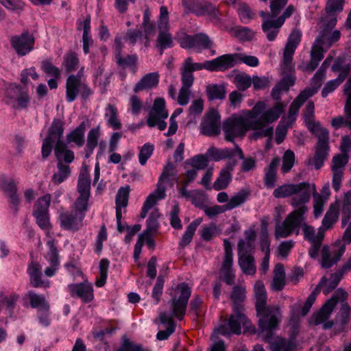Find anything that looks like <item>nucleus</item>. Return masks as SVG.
<instances>
[{"label": "nucleus", "instance_id": "nucleus-1", "mask_svg": "<svg viewBox=\"0 0 351 351\" xmlns=\"http://www.w3.org/2000/svg\"><path fill=\"white\" fill-rule=\"evenodd\" d=\"M256 304L255 308L258 317V327L265 334L266 340L271 339L273 330L278 328L280 319L278 315L280 314L277 306H267V294L264 285L257 282L255 285Z\"/></svg>", "mask_w": 351, "mask_h": 351}, {"label": "nucleus", "instance_id": "nucleus-2", "mask_svg": "<svg viewBox=\"0 0 351 351\" xmlns=\"http://www.w3.org/2000/svg\"><path fill=\"white\" fill-rule=\"evenodd\" d=\"M302 34L298 29H293L289 36L287 44L283 52V61L281 68L286 76L283 77L277 84L284 91L289 90L290 86L295 84V77L293 75L294 64L293 56L296 48L301 41Z\"/></svg>", "mask_w": 351, "mask_h": 351}, {"label": "nucleus", "instance_id": "nucleus-3", "mask_svg": "<svg viewBox=\"0 0 351 351\" xmlns=\"http://www.w3.org/2000/svg\"><path fill=\"white\" fill-rule=\"evenodd\" d=\"M273 195L276 198H285L293 195L291 199V204L293 207L305 205L311 198L310 184L308 182H300L299 184H283L276 188Z\"/></svg>", "mask_w": 351, "mask_h": 351}, {"label": "nucleus", "instance_id": "nucleus-4", "mask_svg": "<svg viewBox=\"0 0 351 351\" xmlns=\"http://www.w3.org/2000/svg\"><path fill=\"white\" fill-rule=\"evenodd\" d=\"M343 241H335L332 249L325 245L321 250L320 264L322 268L329 269L336 265L341 259L346 251V243H351V228L348 226L343 234Z\"/></svg>", "mask_w": 351, "mask_h": 351}, {"label": "nucleus", "instance_id": "nucleus-5", "mask_svg": "<svg viewBox=\"0 0 351 351\" xmlns=\"http://www.w3.org/2000/svg\"><path fill=\"white\" fill-rule=\"evenodd\" d=\"M293 211L290 213L285 218L282 225L276 229V234L278 237L286 238L292 234L297 230V234L302 223L304 221V214L308 210L305 205L296 207Z\"/></svg>", "mask_w": 351, "mask_h": 351}, {"label": "nucleus", "instance_id": "nucleus-6", "mask_svg": "<svg viewBox=\"0 0 351 351\" xmlns=\"http://www.w3.org/2000/svg\"><path fill=\"white\" fill-rule=\"evenodd\" d=\"M252 122L242 117L227 119L223 123L225 140L234 142L237 137H242L248 130H252Z\"/></svg>", "mask_w": 351, "mask_h": 351}, {"label": "nucleus", "instance_id": "nucleus-7", "mask_svg": "<svg viewBox=\"0 0 351 351\" xmlns=\"http://www.w3.org/2000/svg\"><path fill=\"white\" fill-rule=\"evenodd\" d=\"M51 201V194L47 193L43 195L35 202L32 210V215L35 217L38 226L41 229L48 231L52 228L49 210Z\"/></svg>", "mask_w": 351, "mask_h": 351}, {"label": "nucleus", "instance_id": "nucleus-8", "mask_svg": "<svg viewBox=\"0 0 351 351\" xmlns=\"http://www.w3.org/2000/svg\"><path fill=\"white\" fill-rule=\"evenodd\" d=\"M176 290L180 292V295L171 299V308L173 315L178 319L182 320L186 314L191 290L186 282L178 284Z\"/></svg>", "mask_w": 351, "mask_h": 351}, {"label": "nucleus", "instance_id": "nucleus-9", "mask_svg": "<svg viewBox=\"0 0 351 351\" xmlns=\"http://www.w3.org/2000/svg\"><path fill=\"white\" fill-rule=\"evenodd\" d=\"M65 122L62 119H53L42 145V158H47L51 153L53 145L63 136Z\"/></svg>", "mask_w": 351, "mask_h": 351}, {"label": "nucleus", "instance_id": "nucleus-10", "mask_svg": "<svg viewBox=\"0 0 351 351\" xmlns=\"http://www.w3.org/2000/svg\"><path fill=\"white\" fill-rule=\"evenodd\" d=\"M224 256L219 271L220 281H223L227 285H232L235 282V272L232 268L233 254L231 243L223 239Z\"/></svg>", "mask_w": 351, "mask_h": 351}, {"label": "nucleus", "instance_id": "nucleus-11", "mask_svg": "<svg viewBox=\"0 0 351 351\" xmlns=\"http://www.w3.org/2000/svg\"><path fill=\"white\" fill-rule=\"evenodd\" d=\"M168 115L165 99L161 97L156 98L154 100L152 109L149 112L147 124L150 128L157 126L160 131L165 130L167 128V123L164 119H167Z\"/></svg>", "mask_w": 351, "mask_h": 351}, {"label": "nucleus", "instance_id": "nucleus-12", "mask_svg": "<svg viewBox=\"0 0 351 351\" xmlns=\"http://www.w3.org/2000/svg\"><path fill=\"white\" fill-rule=\"evenodd\" d=\"M313 134L317 138L313 158L314 165L316 169H319L324 165V161L328 156L330 149L329 132L327 130Z\"/></svg>", "mask_w": 351, "mask_h": 351}, {"label": "nucleus", "instance_id": "nucleus-13", "mask_svg": "<svg viewBox=\"0 0 351 351\" xmlns=\"http://www.w3.org/2000/svg\"><path fill=\"white\" fill-rule=\"evenodd\" d=\"M11 47L19 56H24L33 50L35 38L32 34L26 30L20 35H15L10 38Z\"/></svg>", "mask_w": 351, "mask_h": 351}, {"label": "nucleus", "instance_id": "nucleus-14", "mask_svg": "<svg viewBox=\"0 0 351 351\" xmlns=\"http://www.w3.org/2000/svg\"><path fill=\"white\" fill-rule=\"evenodd\" d=\"M245 311H233L229 316L228 324L219 326V331L221 334L225 335L229 332L240 335L241 333V324L247 326L250 322L244 313Z\"/></svg>", "mask_w": 351, "mask_h": 351}, {"label": "nucleus", "instance_id": "nucleus-15", "mask_svg": "<svg viewBox=\"0 0 351 351\" xmlns=\"http://www.w3.org/2000/svg\"><path fill=\"white\" fill-rule=\"evenodd\" d=\"M220 115L215 110L207 112L201 123V133L208 136H217L220 134Z\"/></svg>", "mask_w": 351, "mask_h": 351}, {"label": "nucleus", "instance_id": "nucleus-16", "mask_svg": "<svg viewBox=\"0 0 351 351\" xmlns=\"http://www.w3.org/2000/svg\"><path fill=\"white\" fill-rule=\"evenodd\" d=\"M67 289L72 298H80L84 303H89L94 300L93 285L87 280L69 285Z\"/></svg>", "mask_w": 351, "mask_h": 351}, {"label": "nucleus", "instance_id": "nucleus-17", "mask_svg": "<svg viewBox=\"0 0 351 351\" xmlns=\"http://www.w3.org/2000/svg\"><path fill=\"white\" fill-rule=\"evenodd\" d=\"M284 108L285 105L282 103H276L273 108L263 113L258 119L252 121V130H260L267 123L276 121L284 112Z\"/></svg>", "mask_w": 351, "mask_h": 351}, {"label": "nucleus", "instance_id": "nucleus-18", "mask_svg": "<svg viewBox=\"0 0 351 351\" xmlns=\"http://www.w3.org/2000/svg\"><path fill=\"white\" fill-rule=\"evenodd\" d=\"M284 108L285 105L282 103H276L273 108L263 113L258 119L252 121V130H260L267 123L276 121L284 112Z\"/></svg>", "mask_w": 351, "mask_h": 351}, {"label": "nucleus", "instance_id": "nucleus-19", "mask_svg": "<svg viewBox=\"0 0 351 351\" xmlns=\"http://www.w3.org/2000/svg\"><path fill=\"white\" fill-rule=\"evenodd\" d=\"M223 63V71L232 68L239 62H242L250 66H256L258 65V59L253 56H247L242 53H228L221 56Z\"/></svg>", "mask_w": 351, "mask_h": 351}, {"label": "nucleus", "instance_id": "nucleus-20", "mask_svg": "<svg viewBox=\"0 0 351 351\" xmlns=\"http://www.w3.org/2000/svg\"><path fill=\"white\" fill-rule=\"evenodd\" d=\"M83 214L73 210L60 213L59 219L60 226L67 230L77 231L84 226Z\"/></svg>", "mask_w": 351, "mask_h": 351}, {"label": "nucleus", "instance_id": "nucleus-21", "mask_svg": "<svg viewBox=\"0 0 351 351\" xmlns=\"http://www.w3.org/2000/svg\"><path fill=\"white\" fill-rule=\"evenodd\" d=\"M191 57L187 58L183 64V68L193 73V71H200L204 69L210 71H223V63L221 56L212 60L206 61L204 63H193Z\"/></svg>", "mask_w": 351, "mask_h": 351}, {"label": "nucleus", "instance_id": "nucleus-22", "mask_svg": "<svg viewBox=\"0 0 351 351\" xmlns=\"http://www.w3.org/2000/svg\"><path fill=\"white\" fill-rule=\"evenodd\" d=\"M27 272L29 276V282L34 288H48L50 286L49 280H44L42 279V268L40 264L32 261L27 267Z\"/></svg>", "mask_w": 351, "mask_h": 351}, {"label": "nucleus", "instance_id": "nucleus-23", "mask_svg": "<svg viewBox=\"0 0 351 351\" xmlns=\"http://www.w3.org/2000/svg\"><path fill=\"white\" fill-rule=\"evenodd\" d=\"M237 162L236 160H229L221 170L219 176L213 184V189L220 191L226 189L232 180V172Z\"/></svg>", "mask_w": 351, "mask_h": 351}, {"label": "nucleus", "instance_id": "nucleus-24", "mask_svg": "<svg viewBox=\"0 0 351 351\" xmlns=\"http://www.w3.org/2000/svg\"><path fill=\"white\" fill-rule=\"evenodd\" d=\"M339 207L340 202L339 200H336L335 202L330 204L322 219V226L318 229L323 230L324 236L325 232L333 228L334 225L337 222L339 216Z\"/></svg>", "mask_w": 351, "mask_h": 351}, {"label": "nucleus", "instance_id": "nucleus-25", "mask_svg": "<svg viewBox=\"0 0 351 351\" xmlns=\"http://www.w3.org/2000/svg\"><path fill=\"white\" fill-rule=\"evenodd\" d=\"M24 306H27L28 304L32 308H39L48 311L50 305L45 297L43 295H38L33 291H28L23 297Z\"/></svg>", "mask_w": 351, "mask_h": 351}, {"label": "nucleus", "instance_id": "nucleus-26", "mask_svg": "<svg viewBox=\"0 0 351 351\" xmlns=\"http://www.w3.org/2000/svg\"><path fill=\"white\" fill-rule=\"evenodd\" d=\"M314 109L315 106L313 101H308L306 106L304 114V121L308 130L311 134L327 130L326 128L321 125L319 122L315 121Z\"/></svg>", "mask_w": 351, "mask_h": 351}, {"label": "nucleus", "instance_id": "nucleus-27", "mask_svg": "<svg viewBox=\"0 0 351 351\" xmlns=\"http://www.w3.org/2000/svg\"><path fill=\"white\" fill-rule=\"evenodd\" d=\"M230 298L232 301V311H245L244 302L246 298V289L241 285L232 287Z\"/></svg>", "mask_w": 351, "mask_h": 351}, {"label": "nucleus", "instance_id": "nucleus-28", "mask_svg": "<svg viewBox=\"0 0 351 351\" xmlns=\"http://www.w3.org/2000/svg\"><path fill=\"white\" fill-rule=\"evenodd\" d=\"M145 9L143 13V19L141 27L143 29L145 45L148 46L150 42V38L156 34V25L151 21V11L147 5H145Z\"/></svg>", "mask_w": 351, "mask_h": 351}, {"label": "nucleus", "instance_id": "nucleus-29", "mask_svg": "<svg viewBox=\"0 0 351 351\" xmlns=\"http://www.w3.org/2000/svg\"><path fill=\"white\" fill-rule=\"evenodd\" d=\"M82 84L79 75L68 77L66 82V97L68 101H73L77 98Z\"/></svg>", "mask_w": 351, "mask_h": 351}, {"label": "nucleus", "instance_id": "nucleus-30", "mask_svg": "<svg viewBox=\"0 0 351 351\" xmlns=\"http://www.w3.org/2000/svg\"><path fill=\"white\" fill-rule=\"evenodd\" d=\"M274 330H273V335L274 334ZM260 334L262 335L265 341L268 342L271 345V349L272 351H293L295 344L293 341V340H286L284 338L277 337L273 341V337L271 339L266 340L265 338V334L263 332L261 329H260Z\"/></svg>", "mask_w": 351, "mask_h": 351}, {"label": "nucleus", "instance_id": "nucleus-31", "mask_svg": "<svg viewBox=\"0 0 351 351\" xmlns=\"http://www.w3.org/2000/svg\"><path fill=\"white\" fill-rule=\"evenodd\" d=\"M295 11V8L294 5L292 4L289 5L282 14L279 16L276 20H267L263 22L262 25L263 32H267L271 28L279 29L282 26L285 20L289 18Z\"/></svg>", "mask_w": 351, "mask_h": 351}, {"label": "nucleus", "instance_id": "nucleus-32", "mask_svg": "<svg viewBox=\"0 0 351 351\" xmlns=\"http://www.w3.org/2000/svg\"><path fill=\"white\" fill-rule=\"evenodd\" d=\"M197 176L195 169H191L180 176V181L178 182V190L180 196L186 198L190 197V192L186 190L188 185L195 180Z\"/></svg>", "mask_w": 351, "mask_h": 351}, {"label": "nucleus", "instance_id": "nucleus-33", "mask_svg": "<svg viewBox=\"0 0 351 351\" xmlns=\"http://www.w3.org/2000/svg\"><path fill=\"white\" fill-rule=\"evenodd\" d=\"M280 164V158L275 157L269 166L265 169L264 184L267 188H273L277 180V169Z\"/></svg>", "mask_w": 351, "mask_h": 351}, {"label": "nucleus", "instance_id": "nucleus-34", "mask_svg": "<svg viewBox=\"0 0 351 351\" xmlns=\"http://www.w3.org/2000/svg\"><path fill=\"white\" fill-rule=\"evenodd\" d=\"M159 82V74L156 72L146 74L135 85L134 88V93H138L145 89H149L156 87Z\"/></svg>", "mask_w": 351, "mask_h": 351}, {"label": "nucleus", "instance_id": "nucleus-35", "mask_svg": "<svg viewBox=\"0 0 351 351\" xmlns=\"http://www.w3.org/2000/svg\"><path fill=\"white\" fill-rule=\"evenodd\" d=\"M238 264L245 275L254 276L256 272L255 258L252 254L238 255Z\"/></svg>", "mask_w": 351, "mask_h": 351}, {"label": "nucleus", "instance_id": "nucleus-36", "mask_svg": "<svg viewBox=\"0 0 351 351\" xmlns=\"http://www.w3.org/2000/svg\"><path fill=\"white\" fill-rule=\"evenodd\" d=\"M313 94V90L310 88L304 89V90L301 91L289 106V117H291L292 116L295 115L304 103L309 97H312Z\"/></svg>", "mask_w": 351, "mask_h": 351}, {"label": "nucleus", "instance_id": "nucleus-37", "mask_svg": "<svg viewBox=\"0 0 351 351\" xmlns=\"http://www.w3.org/2000/svg\"><path fill=\"white\" fill-rule=\"evenodd\" d=\"M346 95L348 97L345 104L344 110L347 119H346L343 116L334 117L331 121V125L335 129H339L343 126H346L351 130V104H348L350 95Z\"/></svg>", "mask_w": 351, "mask_h": 351}, {"label": "nucleus", "instance_id": "nucleus-38", "mask_svg": "<svg viewBox=\"0 0 351 351\" xmlns=\"http://www.w3.org/2000/svg\"><path fill=\"white\" fill-rule=\"evenodd\" d=\"M85 131L86 123L83 121L75 130L66 135L67 143H74L78 147H82L85 141Z\"/></svg>", "mask_w": 351, "mask_h": 351}, {"label": "nucleus", "instance_id": "nucleus-39", "mask_svg": "<svg viewBox=\"0 0 351 351\" xmlns=\"http://www.w3.org/2000/svg\"><path fill=\"white\" fill-rule=\"evenodd\" d=\"M12 93H19V97L16 98L18 107L20 108H25L28 106L29 103V97L27 92L22 91V88L20 85H12L7 90L6 95L12 98Z\"/></svg>", "mask_w": 351, "mask_h": 351}, {"label": "nucleus", "instance_id": "nucleus-40", "mask_svg": "<svg viewBox=\"0 0 351 351\" xmlns=\"http://www.w3.org/2000/svg\"><path fill=\"white\" fill-rule=\"evenodd\" d=\"M117 65L121 69H129L135 72L137 68L138 57L136 54L123 55L115 58Z\"/></svg>", "mask_w": 351, "mask_h": 351}, {"label": "nucleus", "instance_id": "nucleus-41", "mask_svg": "<svg viewBox=\"0 0 351 351\" xmlns=\"http://www.w3.org/2000/svg\"><path fill=\"white\" fill-rule=\"evenodd\" d=\"M201 222L202 219L199 218L189 223L179 242L180 247L184 248L191 242L195 232Z\"/></svg>", "mask_w": 351, "mask_h": 351}, {"label": "nucleus", "instance_id": "nucleus-42", "mask_svg": "<svg viewBox=\"0 0 351 351\" xmlns=\"http://www.w3.org/2000/svg\"><path fill=\"white\" fill-rule=\"evenodd\" d=\"M206 93L208 101L222 100L226 97V90L224 85L212 84L206 86Z\"/></svg>", "mask_w": 351, "mask_h": 351}, {"label": "nucleus", "instance_id": "nucleus-43", "mask_svg": "<svg viewBox=\"0 0 351 351\" xmlns=\"http://www.w3.org/2000/svg\"><path fill=\"white\" fill-rule=\"evenodd\" d=\"M106 117L108 118V125L114 130H120L122 124L119 119L117 108L112 104H108L106 107Z\"/></svg>", "mask_w": 351, "mask_h": 351}, {"label": "nucleus", "instance_id": "nucleus-44", "mask_svg": "<svg viewBox=\"0 0 351 351\" xmlns=\"http://www.w3.org/2000/svg\"><path fill=\"white\" fill-rule=\"evenodd\" d=\"M274 274L273 288L276 291H282L285 285V272L283 265L278 263L275 266Z\"/></svg>", "mask_w": 351, "mask_h": 351}, {"label": "nucleus", "instance_id": "nucleus-45", "mask_svg": "<svg viewBox=\"0 0 351 351\" xmlns=\"http://www.w3.org/2000/svg\"><path fill=\"white\" fill-rule=\"evenodd\" d=\"M130 186L127 185L121 186L116 195V213L121 211V209L125 208L128 204L129 195L130 192Z\"/></svg>", "mask_w": 351, "mask_h": 351}, {"label": "nucleus", "instance_id": "nucleus-46", "mask_svg": "<svg viewBox=\"0 0 351 351\" xmlns=\"http://www.w3.org/2000/svg\"><path fill=\"white\" fill-rule=\"evenodd\" d=\"M185 8L191 12L195 13L197 16H202L210 13L214 9L210 3L206 2L203 3L197 1V0H194Z\"/></svg>", "mask_w": 351, "mask_h": 351}, {"label": "nucleus", "instance_id": "nucleus-47", "mask_svg": "<svg viewBox=\"0 0 351 351\" xmlns=\"http://www.w3.org/2000/svg\"><path fill=\"white\" fill-rule=\"evenodd\" d=\"M58 172L53 173L51 181L58 185L65 181L71 175V168L69 165L62 163L57 164Z\"/></svg>", "mask_w": 351, "mask_h": 351}, {"label": "nucleus", "instance_id": "nucleus-48", "mask_svg": "<svg viewBox=\"0 0 351 351\" xmlns=\"http://www.w3.org/2000/svg\"><path fill=\"white\" fill-rule=\"evenodd\" d=\"M99 135V128H93L88 132L87 143L85 147L86 158H89L93 154L94 149L97 146Z\"/></svg>", "mask_w": 351, "mask_h": 351}, {"label": "nucleus", "instance_id": "nucleus-49", "mask_svg": "<svg viewBox=\"0 0 351 351\" xmlns=\"http://www.w3.org/2000/svg\"><path fill=\"white\" fill-rule=\"evenodd\" d=\"M334 308L335 307L326 301L321 308L313 315L315 325L324 323L329 318Z\"/></svg>", "mask_w": 351, "mask_h": 351}, {"label": "nucleus", "instance_id": "nucleus-50", "mask_svg": "<svg viewBox=\"0 0 351 351\" xmlns=\"http://www.w3.org/2000/svg\"><path fill=\"white\" fill-rule=\"evenodd\" d=\"M80 195L90 197V179L88 173H80L77 186Z\"/></svg>", "mask_w": 351, "mask_h": 351}, {"label": "nucleus", "instance_id": "nucleus-51", "mask_svg": "<svg viewBox=\"0 0 351 351\" xmlns=\"http://www.w3.org/2000/svg\"><path fill=\"white\" fill-rule=\"evenodd\" d=\"M351 217V191L344 195L341 205V225L345 226Z\"/></svg>", "mask_w": 351, "mask_h": 351}, {"label": "nucleus", "instance_id": "nucleus-52", "mask_svg": "<svg viewBox=\"0 0 351 351\" xmlns=\"http://www.w3.org/2000/svg\"><path fill=\"white\" fill-rule=\"evenodd\" d=\"M287 3L288 0H270V13L263 12L261 16L263 18H276Z\"/></svg>", "mask_w": 351, "mask_h": 351}, {"label": "nucleus", "instance_id": "nucleus-53", "mask_svg": "<svg viewBox=\"0 0 351 351\" xmlns=\"http://www.w3.org/2000/svg\"><path fill=\"white\" fill-rule=\"evenodd\" d=\"M79 64L80 60L75 52L69 51L64 55L62 65L67 73L76 71Z\"/></svg>", "mask_w": 351, "mask_h": 351}, {"label": "nucleus", "instance_id": "nucleus-54", "mask_svg": "<svg viewBox=\"0 0 351 351\" xmlns=\"http://www.w3.org/2000/svg\"><path fill=\"white\" fill-rule=\"evenodd\" d=\"M160 217V213L158 208L154 209L149 215L147 220V228L145 231L146 235H150L157 232L159 228L158 219Z\"/></svg>", "mask_w": 351, "mask_h": 351}, {"label": "nucleus", "instance_id": "nucleus-55", "mask_svg": "<svg viewBox=\"0 0 351 351\" xmlns=\"http://www.w3.org/2000/svg\"><path fill=\"white\" fill-rule=\"evenodd\" d=\"M343 276L338 270L336 272L331 274L330 278L328 280L326 278V282L324 283L323 293L325 295H328L335 289Z\"/></svg>", "mask_w": 351, "mask_h": 351}, {"label": "nucleus", "instance_id": "nucleus-56", "mask_svg": "<svg viewBox=\"0 0 351 351\" xmlns=\"http://www.w3.org/2000/svg\"><path fill=\"white\" fill-rule=\"evenodd\" d=\"M208 153L215 161L231 158L234 155V151L229 148L218 149L211 147L208 149Z\"/></svg>", "mask_w": 351, "mask_h": 351}, {"label": "nucleus", "instance_id": "nucleus-57", "mask_svg": "<svg viewBox=\"0 0 351 351\" xmlns=\"http://www.w3.org/2000/svg\"><path fill=\"white\" fill-rule=\"evenodd\" d=\"M110 261L107 258H102L99 262V276L95 280V286L102 287L105 285L107 279L108 270Z\"/></svg>", "mask_w": 351, "mask_h": 351}, {"label": "nucleus", "instance_id": "nucleus-58", "mask_svg": "<svg viewBox=\"0 0 351 351\" xmlns=\"http://www.w3.org/2000/svg\"><path fill=\"white\" fill-rule=\"evenodd\" d=\"M193 36V47L198 49H209L212 47V41L209 39L208 36L204 34L199 33Z\"/></svg>", "mask_w": 351, "mask_h": 351}, {"label": "nucleus", "instance_id": "nucleus-59", "mask_svg": "<svg viewBox=\"0 0 351 351\" xmlns=\"http://www.w3.org/2000/svg\"><path fill=\"white\" fill-rule=\"evenodd\" d=\"M324 237L323 230H318L316 234V239L310 242L311 245L308 249V254L312 258L317 257Z\"/></svg>", "mask_w": 351, "mask_h": 351}, {"label": "nucleus", "instance_id": "nucleus-60", "mask_svg": "<svg viewBox=\"0 0 351 351\" xmlns=\"http://www.w3.org/2000/svg\"><path fill=\"white\" fill-rule=\"evenodd\" d=\"M220 234V230L215 223H211L207 226H204L201 231L202 239L208 242L211 241L216 235Z\"/></svg>", "mask_w": 351, "mask_h": 351}, {"label": "nucleus", "instance_id": "nucleus-61", "mask_svg": "<svg viewBox=\"0 0 351 351\" xmlns=\"http://www.w3.org/2000/svg\"><path fill=\"white\" fill-rule=\"evenodd\" d=\"M237 89L240 91H245L252 85V77L244 73H239L235 75L233 81Z\"/></svg>", "mask_w": 351, "mask_h": 351}, {"label": "nucleus", "instance_id": "nucleus-62", "mask_svg": "<svg viewBox=\"0 0 351 351\" xmlns=\"http://www.w3.org/2000/svg\"><path fill=\"white\" fill-rule=\"evenodd\" d=\"M249 195V193L242 191L234 196H232L228 203L224 205L226 210H232L243 204Z\"/></svg>", "mask_w": 351, "mask_h": 351}, {"label": "nucleus", "instance_id": "nucleus-63", "mask_svg": "<svg viewBox=\"0 0 351 351\" xmlns=\"http://www.w3.org/2000/svg\"><path fill=\"white\" fill-rule=\"evenodd\" d=\"M341 38V32L339 30L333 31L330 35L323 34L316 39V42L320 45H326L328 47L337 42Z\"/></svg>", "mask_w": 351, "mask_h": 351}, {"label": "nucleus", "instance_id": "nucleus-64", "mask_svg": "<svg viewBox=\"0 0 351 351\" xmlns=\"http://www.w3.org/2000/svg\"><path fill=\"white\" fill-rule=\"evenodd\" d=\"M0 189L8 195L15 191H19L16 183L13 178H7L5 176L0 177Z\"/></svg>", "mask_w": 351, "mask_h": 351}]
</instances>
